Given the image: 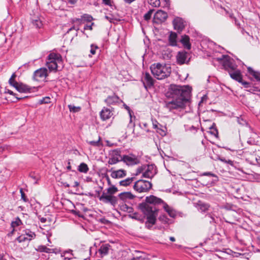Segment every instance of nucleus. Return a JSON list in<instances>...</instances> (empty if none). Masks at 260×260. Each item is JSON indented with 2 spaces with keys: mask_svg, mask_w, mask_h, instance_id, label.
<instances>
[{
  "mask_svg": "<svg viewBox=\"0 0 260 260\" xmlns=\"http://www.w3.org/2000/svg\"><path fill=\"white\" fill-rule=\"evenodd\" d=\"M160 207H162L171 217L175 218L177 216L176 211L173 208L161 199L153 195L146 197L145 202L139 204L138 208L146 216L145 226L148 229L155 224Z\"/></svg>",
  "mask_w": 260,
  "mask_h": 260,
  "instance_id": "1",
  "label": "nucleus"
},
{
  "mask_svg": "<svg viewBox=\"0 0 260 260\" xmlns=\"http://www.w3.org/2000/svg\"><path fill=\"white\" fill-rule=\"evenodd\" d=\"M191 90V88L189 86L170 85L166 96L172 100L165 101L164 107L170 112L184 109L190 103Z\"/></svg>",
  "mask_w": 260,
  "mask_h": 260,
  "instance_id": "2",
  "label": "nucleus"
},
{
  "mask_svg": "<svg viewBox=\"0 0 260 260\" xmlns=\"http://www.w3.org/2000/svg\"><path fill=\"white\" fill-rule=\"evenodd\" d=\"M151 72L155 78L158 80H162L170 76L171 73V68L170 65L155 63L150 67Z\"/></svg>",
  "mask_w": 260,
  "mask_h": 260,
  "instance_id": "3",
  "label": "nucleus"
},
{
  "mask_svg": "<svg viewBox=\"0 0 260 260\" xmlns=\"http://www.w3.org/2000/svg\"><path fill=\"white\" fill-rule=\"evenodd\" d=\"M62 63V57L60 54L51 53L47 57L46 65L50 71L56 72L58 63Z\"/></svg>",
  "mask_w": 260,
  "mask_h": 260,
  "instance_id": "4",
  "label": "nucleus"
},
{
  "mask_svg": "<svg viewBox=\"0 0 260 260\" xmlns=\"http://www.w3.org/2000/svg\"><path fill=\"white\" fill-rule=\"evenodd\" d=\"M152 185L150 182L140 179L135 182L133 188L138 192H145L148 191L152 187Z\"/></svg>",
  "mask_w": 260,
  "mask_h": 260,
  "instance_id": "5",
  "label": "nucleus"
},
{
  "mask_svg": "<svg viewBox=\"0 0 260 260\" xmlns=\"http://www.w3.org/2000/svg\"><path fill=\"white\" fill-rule=\"evenodd\" d=\"M99 200L106 204H110L115 206L118 202V199L116 197L106 193L103 191L102 194L99 197Z\"/></svg>",
  "mask_w": 260,
  "mask_h": 260,
  "instance_id": "6",
  "label": "nucleus"
},
{
  "mask_svg": "<svg viewBox=\"0 0 260 260\" xmlns=\"http://www.w3.org/2000/svg\"><path fill=\"white\" fill-rule=\"evenodd\" d=\"M189 54L185 51H179L176 55L177 63L179 65L188 63L189 58Z\"/></svg>",
  "mask_w": 260,
  "mask_h": 260,
  "instance_id": "7",
  "label": "nucleus"
},
{
  "mask_svg": "<svg viewBox=\"0 0 260 260\" xmlns=\"http://www.w3.org/2000/svg\"><path fill=\"white\" fill-rule=\"evenodd\" d=\"M121 151L119 149L113 150L110 153L111 157L109 159L108 163L109 165H114L119 162L121 159H119V157L121 158L122 156L120 155Z\"/></svg>",
  "mask_w": 260,
  "mask_h": 260,
  "instance_id": "8",
  "label": "nucleus"
},
{
  "mask_svg": "<svg viewBox=\"0 0 260 260\" xmlns=\"http://www.w3.org/2000/svg\"><path fill=\"white\" fill-rule=\"evenodd\" d=\"M121 160L126 164L127 165H134L139 163V160L134 155H124L121 157Z\"/></svg>",
  "mask_w": 260,
  "mask_h": 260,
  "instance_id": "9",
  "label": "nucleus"
},
{
  "mask_svg": "<svg viewBox=\"0 0 260 260\" xmlns=\"http://www.w3.org/2000/svg\"><path fill=\"white\" fill-rule=\"evenodd\" d=\"M168 18V14L162 10H158L154 14L153 22L159 24L166 21Z\"/></svg>",
  "mask_w": 260,
  "mask_h": 260,
  "instance_id": "10",
  "label": "nucleus"
},
{
  "mask_svg": "<svg viewBox=\"0 0 260 260\" xmlns=\"http://www.w3.org/2000/svg\"><path fill=\"white\" fill-rule=\"evenodd\" d=\"M143 85L146 89L150 88L154 85V80L149 73L146 72L141 79Z\"/></svg>",
  "mask_w": 260,
  "mask_h": 260,
  "instance_id": "11",
  "label": "nucleus"
},
{
  "mask_svg": "<svg viewBox=\"0 0 260 260\" xmlns=\"http://www.w3.org/2000/svg\"><path fill=\"white\" fill-rule=\"evenodd\" d=\"M173 24L175 30L181 32L185 28L186 23L182 18L177 17L173 21Z\"/></svg>",
  "mask_w": 260,
  "mask_h": 260,
  "instance_id": "12",
  "label": "nucleus"
},
{
  "mask_svg": "<svg viewBox=\"0 0 260 260\" xmlns=\"http://www.w3.org/2000/svg\"><path fill=\"white\" fill-rule=\"evenodd\" d=\"M47 76V69L42 68L34 72L32 78L34 80L39 81L43 79H45Z\"/></svg>",
  "mask_w": 260,
  "mask_h": 260,
  "instance_id": "13",
  "label": "nucleus"
},
{
  "mask_svg": "<svg viewBox=\"0 0 260 260\" xmlns=\"http://www.w3.org/2000/svg\"><path fill=\"white\" fill-rule=\"evenodd\" d=\"M156 167L153 165L147 166V169L143 173L142 176L145 178H152L156 174Z\"/></svg>",
  "mask_w": 260,
  "mask_h": 260,
  "instance_id": "14",
  "label": "nucleus"
},
{
  "mask_svg": "<svg viewBox=\"0 0 260 260\" xmlns=\"http://www.w3.org/2000/svg\"><path fill=\"white\" fill-rule=\"evenodd\" d=\"M113 115L111 110L106 107H104L100 112V117L102 120L109 119Z\"/></svg>",
  "mask_w": 260,
  "mask_h": 260,
  "instance_id": "15",
  "label": "nucleus"
},
{
  "mask_svg": "<svg viewBox=\"0 0 260 260\" xmlns=\"http://www.w3.org/2000/svg\"><path fill=\"white\" fill-rule=\"evenodd\" d=\"M224 69L228 71H234L237 69V65L234 63V61L231 59L225 60L223 64Z\"/></svg>",
  "mask_w": 260,
  "mask_h": 260,
  "instance_id": "16",
  "label": "nucleus"
},
{
  "mask_svg": "<svg viewBox=\"0 0 260 260\" xmlns=\"http://www.w3.org/2000/svg\"><path fill=\"white\" fill-rule=\"evenodd\" d=\"M229 74L232 79L239 82H242V76L240 70L236 69L234 71H229Z\"/></svg>",
  "mask_w": 260,
  "mask_h": 260,
  "instance_id": "17",
  "label": "nucleus"
},
{
  "mask_svg": "<svg viewBox=\"0 0 260 260\" xmlns=\"http://www.w3.org/2000/svg\"><path fill=\"white\" fill-rule=\"evenodd\" d=\"M15 89L19 92L27 93L30 92L31 88L22 83H18L15 87Z\"/></svg>",
  "mask_w": 260,
  "mask_h": 260,
  "instance_id": "18",
  "label": "nucleus"
},
{
  "mask_svg": "<svg viewBox=\"0 0 260 260\" xmlns=\"http://www.w3.org/2000/svg\"><path fill=\"white\" fill-rule=\"evenodd\" d=\"M120 101V100L118 96L115 94H113L112 95L108 96L107 98L105 100V102L107 105H115L118 103Z\"/></svg>",
  "mask_w": 260,
  "mask_h": 260,
  "instance_id": "19",
  "label": "nucleus"
},
{
  "mask_svg": "<svg viewBox=\"0 0 260 260\" xmlns=\"http://www.w3.org/2000/svg\"><path fill=\"white\" fill-rule=\"evenodd\" d=\"M126 175V171L122 169H120L117 171H114L111 174V176L113 178H121L125 177Z\"/></svg>",
  "mask_w": 260,
  "mask_h": 260,
  "instance_id": "20",
  "label": "nucleus"
},
{
  "mask_svg": "<svg viewBox=\"0 0 260 260\" xmlns=\"http://www.w3.org/2000/svg\"><path fill=\"white\" fill-rule=\"evenodd\" d=\"M119 199L122 201L126 202L127 200L133 199L135 196L131 192H121L118 195Z\"/></svg>",
  "mask_w": 260,
  "mask_h": 260,
  "instance_id": "21",
  "label": "nucleus"
},
{
  "mask_svg": "<svg viewBox=\"0 0 260 260\" xmlns=\"http://www.w3.org/2000/svg\"><path fill=\"white\" fill-rule=\"evenodd\" d=\"M189 40V37L185 35L182 36L181 39L180 40V42L184 47L188 50H189L191 48V44Z\"/></svg>",
  "mask_w": 260,
  "mask_h": 260,
  "instance_id": "22",
  "label": "nucleus"
},
{
  "mask_svg": "<svg viewBox=\"0 0 260 260\" xmlns=\"http://www.w3.org/2000/svg\"><path fill=\"white\" fill-rule=\"evenodd\" d=\"M110 247L109 244H103L101 246L99 251L102 256L106 255L108 253Z\"/></svg>",
  "mask_w": 260,
  "mask_h": 260,
  "instance_id": "23",
  "label": "nucleus"
},
{
  "mask_svg": "<svg viewBox=\"0 0 260 260\" xmlns=\"http://www.w3.org/2000/svg\"><path fill=\"white\" fill-rule=\"evenodd\" d=\"M177 37L176 33L171 32L169 37V42L170 45L175 46L177 45Z\"/></svg>",
  "mask_w": 260,
  "mask_h": 260,
  "instance_id": "24",
  "label": "nucleus"
},
{
  "mask_svg": "<svg viewBox=\"0 0 260 260\" xmlns=\"http://www.w3.org/2000/svg\"><path fill=\"white\" fill-rule=\"evenodd\" d=\"M248 73L252 75L257 81H260V73L258 72L255 71L251 67L247 68Z\"/></svg>",
  "mask_w": 260,
  "mask_h": 260,
  "instance_id": "25",
  "label": "nucleus"
},
{
  "mask_svg": "<svg viewBox=\"0 0 260 260\" xmlns=\"http://www.w3.org/2000/svg\"><path fill=\"white\" fill-rule=\"evenodd\" d=\"M61 256L63 257L64 259H72L73 258V254L72 253V250H69L64 251L61 254Z\"/></svg>",
  "mask_w": 260,
  "mask_h": 260,
  "instance_id": "26",
  "label": "nucleus"
},
{
  "mask_svg": "<svg viewBox=\"0 0 260 260\" xmlns=\"http://www.w3.org/2000/svg\"><path fill=\"white\" fill-rule=\"evenodd\" d=\"M135 179V177H131V178H127L125 179V180L120 181L119 182V184L121 186H127L129 185Z\"/></svg>",
  "mask_w": 260,
  "mask_h": 260,
  "instance_id": "27",
  "label": "nucleus"
},
{
  "mask_svg": "<svg viewBox=\"0 0 260 260\" xmlns=\"http://www.w3.org/2000/svg\"><path fill=\"white\" fill-rule=\"evenodd\" d=\"M198 207H199V210L201 212H206V211H207L208 210L210 206L209 204H208L207 203L199 202L198 203Z\"/></svg>",
  "mask_w": 260,
  "mask_h": 260,
  "instance_id": "28",
  "label": "nucleus"
},
{
  "mask_svg": "<svg viewBox=\"0 0 260 260\" xmlns=\"http://www.w3.org/2000/svg\"><path fill=\"white\" fill-rule=\"evenodd\" d=\"M32 23L37 28H40L43 26L42 21L39 17H37L35 19H32Z\"/></svg>",
  "mask_w": 260,
  "mask_h": 260,
  "instance_id": "29",
  "label": "nucleus"
},
{
  "mask_svg": "<svg viewBox=\"0 0 260 260\" xmlns=\"http://www.w3.org/2000/svg\"><path fill=\"white\" fill-rule=\"evenodd\" d=\"M78 170L80 172L86 173L88 172L89 168L86 164L82 162L79 166Z\"/></svg>",
  "mask_w": 260,
  "mask_h": 260,
  "instance_id": "30",
  "label": "nucleus"
},
{
  "mask_svg": "<svg viewBox=\"0 0 260 260\" xmlns=\"http://www.w3.org/2000/svg\"><path fill=\"white\" fill-rule=\"evenodd\" d=\"M118 191V189L114 185H111L110 187L107 189V192L106 193L108 194H111V196H113L115 193Z\"/></svg>",
  "mask_w": 260,
  "mask_h": 260,
  "instance_id": "31",
  "label": "nucleus"
},
{
  "mask_svg": "<svg viewBox=\"0 0 260 260\" xmlns=\"http://www.w3.org/2000/svg\"><path fill=\"white\" fill-rule=\"evenodd\" d=\"M252 157H253V159L250 160V164L253 165H260V156L253 154Z\"/></svg>",
  "mask_w": 260,
  "mask_h": 260,
  "instance_id": "32",
  "label": "nucleus"
},
{
  "mask_svg": "<svg viewBox=\"0 0 260 260\" xmlns=\"http://www.w3.org/2000/svg\"><path fill=\"white\" fill-rule=\"evenodd\" d=\"M25 235L28 237V241H30L36 237V234L34 232L30 231L29 230H26L24 231Z\"/></svg>",
  "mask_w": 260,
  "mask_h": 260,
  "instance_id": "33",
  "label": "nucleus"
},
{
  "mask_svg": "<svg viewBox=\"0 0 260 260\" xmlns=\"http://www.w3.org/2000/svg\"><path fill=\"white\" fill-rule=\"evenodd\" d=\"M68 108L71 112L76 113L79 112L81 110L80 106H75L73 105H69Z\"/></svg>",
  "mask_w": 260,
  "mask_h": 260,
  "instance_id": "34",
  "label": "nucleus"
},
{
  "mask_svg": "<svg viewBox=\"0 0 260 260\" xmlns=\"http://www.w3.org/2000/svg\"><path fill=\"white\" fill-rule=\"evenodd\" d=\"M4 93H9L10 95H13L14 96H15V99H16V102L24 99V98H18V97L16 96V95H17L16 93L13 92L12 91L7 88L6 87L5 89ZM27 96H25V97H24V98H25Z\"/></svg>",
  "mask_w": 260,
  "mask_h": 260,
  "instance_id": "35",
  "label": "nucleus"
},
{
  "mask_svg": "<svg viewBox=\"0 0 260 260\" xmlns=\"http://www.w3.org/2000/svg\"><path fill=\"white\" fill-rule=\"evenodd\" d=\"M129 216L133 219H135L142 222L144 220V217L138 213H134L132 215H129Z\"/></svg>",
  "mask_w": 260,
  "mask_h": 260,
  "instance_id": "36",
  "label": "nucleus"
},
{
  "mask_svg": "<svg viewBox=\"0 0 260 260\" xmlns=\"http://www.w3.org/2000/svg\"><path fill=\"white\" fill-rule=\"evenodd\" d=\"M209 133L215 136V137H217V135H218V131H217V129L216 127V126H215V123H213V124L212 125V126H211L210 127V131H209Z\"/></svg>",
  "mask_w": 260,
  "mask_h": 260,
  "instance_id": "37",
  "label": "nucleus"
},
{
  "mask_svg": "<svg viewBox=\"0 0 260 260\" xmlns=\"http://www.w3.org/2000/svg\"><path fill=\"white\" fill-rule=\"evenodd\" d=\"M37 250L40 252H44L46 253H50L52 250L51 249L47 247L46 246L43 245L39 246Z\"/></svg>",
  "mask_w": 260,
  "mask_h": 260,
  "instance_id": "38",
  "label": "nucleus"
},
{
  "mask_svg": "<svg viewBox=\"0 0 260 260\" xmlns=\"http://www.w3.org/2000/svg\"><path fill=\"white\" fill-rule=\"evenodd\" d=\"M87 143L93 146H97L99 147L102 145L101 143V137H99L98 140L97 141H87Z\"/></svg>",
  "mask_w": 260,
  "mask_h": 260,
  "instance_id": "39",
  "label": "nucleus"
},
{
  "mask_svg": "<svg viewBox=\"0 0 260 260\" xmlns=\"http://www.w3.org/2000/svg\"><path fill=\"white\" fill-rule=\"evenodd\" d=\"M22 224V221L19 217H17L15 221L11 222V226L13 228Z\"/></svg>",
  "mask_w": 260,
  "mask_h": 260,
  "instance_id": "40",
  "label": "nucleus"
},
{
  "mask_svg": "<svg viewBox=\"0 0 260 260\" xmlns=\"http://www.w3.org/2000/svg\"><path fill=\"white\" fill-rule=\"evenodd\" d=\"M158 219L164 223H168L170 220V219L167 217L166 215H160Z\"/></svg>",
  "mask_w": 260,
  "mask_h": 260,
  "instance_id": "41",
  "label": "nucleus"
},
{
  "mask_svg": "<svg viewBox=\"0 0 260 260\" xmlns=\"http://www.w3.org/2000/svg\"><path fill=\"white\" fill-rule=\"evenodd\" d=\"M16 240H17V241H18V242L21 243L23 242H25L27 240L28 241V238L27 237H26L25 235V234H23V235H21L19 236L18 237H17Z\"/></svg>",
  "mask_w": 260,
  "mask_h": 260,
  "instance_id": "42",
  "label": "nucleus"
},
{
  "mask_svg": "<svg viewBox=\"0 0 260 260\" xmlns=\"http://www.w3.org/2000/svg\"><path fill=\"white\" fill-rule=\"evenodd\" d=\"M149 3L154 7H157L160 5L159 0H148Z\"/></svg>",
  "mask_w": 260,
  "mask_h": 260,
  "instance_id": "43",
  "label": "nucleus"
},
{
  "mask_svg": "<svg viewBox=\"0 0 260 260\" xmlns=\"http://www.w3.org/2000/svg\"><path fill=\"white\" fill-rule=\"evenodd\" d=\"M153 11V10H150L147 13L144 15V18L145 20L148 21L150 19Z\"/></svg>",
  "mask_w": 260,
  "mask_h": 260,
  "instance_id": "44",
  "label": "nucleus"
},
{
  "mask_svg": "<svg viewBox=\"0 0 260 260\" xmlns=\"http://www.w3.org/2000/svg\"><path fill=\"white\" fill-rule=\"evenodd\" d=\"M20 192L21 193V199L25 202H28V199L27 198V197H26L25 196V193L24 192V191H23V189L22 188H21L20 189Z\"/></svg>",
  "mask_w": 260,
  "mask_h": 260,
  "instance_id": "45",
  "label": "nucleus"
},
{
  "mask_svg": "<svg viewBox=\"0 0 260 260\" xmlns=\"http://www.w3.org/2000/svg\"><path fill=\"white\" fill-rule=\"evenodd\" d=\"M121 208L122 210H123L124 211H126L127 212H128L129 213L131 212L132 211V209H133L132 207H128L126 204L122 205L121 206Z\"/></svg>",
  "mask_w": 260,
  "mask_h": 260,
  "instance_id": "46",
  "label": "nucleus"
},
{
  "mask_svg": "<svg viewBox=\"0 0 260 260\" xmlns=\"http://www.w3.org/2000/svg\"><path fill=\"white\" fill-rule=\"evenodd\" d=\"M132 260H149L145 255H143L139 256L134 257Z\"/></svg>",
  "mask_w": 260,
  "mask_h": 260,
  "instance_id": "47",
  "label": "nucleus"
},
{
  "mask_svg": "<svg viewBox=\"0 0 260 260\" xmlns=\"http://www.w3.org/2000/svg\"><path fill=\"white\" fill-rule=\"evenodd\" d=\"M29 177L35 181V183H37L39 177L35 173H30Z\"/></svg>",
  "mask_w": 260,
  "mask_h": 260,
  "instance_id": "48",
  "label": "nucleus"
},
{
  "mask_svg": "<svg viewBox=\"0 0 260 260\" xmlns=\"http://www.w3.org/2000/svg\"><path fill=\"white\" fill-rule=\"evenodd\" d=\"M50 102V99L49 97H45L40 101V104H48Z\"/></svg>",
  "mask_w": 260,
  "mask_h": 260,
  "instance_id": "49",
  "label": "nucleus"
},
{
  "mask_svg": "<svg viewBox=\"0 0 260 260\" xmlns=\"http://www.w3.org/2000/svg\"><path fill=\"white\" fill-rule=\"evenodd\" d=\"M90 47H91V49L90 51V53L93 55L95 54L96 49H98V47L96 45H95L94 44H91Z\"/></svg>",
  "mask_w": 260,
  "mask_h": 260,
  "instance_id": "50",
  "label": "nucleus"
},
{
  "mask_svg": "<svg viewBox=\"0 0 260 260\" xmlns=\"http://www.w3.org/2000/svg\"><path fill=\"white\" fill-rule=\"evenodd\" d=\"M8 82L11 86L14 87V88H15V87L18 83V82L15 81V79H12L11 82L10 79H9Z\"/></svg>",
  "mask_w": 260,
  "mask_h": 260,
  "instance_id": "51",
  "label": "nucleus"
},
{
  "mask_svg": "<svg viewBox=\"0 0 260 260\" xmlns=\"http://www.w3.org/2000/svg\"><path fill=\"white\" fill-rule=\"evenodd\" d=\"M240 83H241L245 88L250 87V83L248 82L243 81L242 79V82H240Z\"/></svg>",
  "mask_w": 260,
  "mask_h": 260,
  "instance_id": "52",
  "label": "nucleus"
},
{
  "mask_svg": "<svg viewBox=\"0 0 260 260\" xmlns=\"http://www.w3.org/2000/svg\"><path fill=\"white\" fill-rule=\"evenodd\" d=\"M83 18L85 20L88 22H90L93 19L92 16L89 15H84Z\"/></svg>",
  "mask_w": 260,
  "mask_h": 260,
  "instance_id": "53",
  "label": "nucleus"
},
{
  "mask_svg": "<svg viewBox=\"0 0 260 260\" xmlns=\"http://www.w3.org/2000/svg\"><path fill=\"white\" fill-rule=\"evenodd\" d=\"M203 176H211V177H217V176L212 173V172H205L203 174Z\"/></svg>",
  "mask_w": 260,
  "mask_h": 260,
  "instance_id": "54",
  "label": "nucleus"
},
{
  "mask_svg": "<svg viewBox=\"0 0 260 260\" xmlns=\"http://www.w3.org/2000/svg\"><path fill=\"white\" fill-rule=\"evenodd\" d=\"M94 24V23H92L90 25L86 24L84 26V29H89L92 30V25Z\"/></svg>",
  "mask_w": 260,
  "mask_h": 260,
  "instance_id": "55",
  "label": "nucleus"
},
{
  "mask_svg": "<svg viewBox=\"0 0 260 260\" xmlns=\"http://www.w3.org/2000/svg\"><path fill=\"white\" fill-rule=\"evenodd\" d=\"M67 3L74 5L75 4L78 0H64Z\"/></svg>",
  "mask_w": 260,
  "mask_h": 260,
  "instance_id": "56",
  "label": "nucleus"
},
{
  "mask_svg": "<svg viewBox=\"0 0 260 260\" xmlns=\"http://www.w3.org/2000/svg\"><path fill=\"white\" fill-rule=\"evenodd\" d=\"M248 91L250 92H253L254 91H260V90H258L257 87H253L250 88Z\"/></svg>",
  "mask_w": 260,
  "mask_h": 260,
  "instance_id": "57",
  "label": "nucleus"
},
{
  "mask_svg": "<svg viewBox=\"0 0 260 260\" xmlns=\"http://www.w3.org/2000/svg\"><path fill=\"white\" fill-rule=\"evenodd\" d=\"M103 3L106 5L111 6V0H103Z\"/></svg>",
  "mask_w": 260,
  "mask_h": 260,
  "instance_id": "58",
  "label": "nucleus"
},
{
  "mask_svg": "<svg viewBox=\"0 0 260 260\" xmlns=\"http://www.w3.org/2000/svg\"><path fill=\"white\" fill-rule=\"evenodd\" d=\"M105 177L107 181L108 185H110V186L112 185L111 184V180H110V179L109 176L107 174H106Z\"/></svg>",
  "mask_w": 260,
  "mask_h": 260,
  "instance_id": "59",
  "label": "nucleus"
},
{
  "mask_svg": "<svg viewBox=\"0 0 260 260\" xmlns=\"http://www.w3.org/2000/svg\"><path fill=\"white\" fill-rule=\"evenodd\" d=\"M234 21H235V24L240 27V23L238 22V21L237 20V18L236 17H234Z\"/></svg>",
  "mask_w": 260,
  "mask_h": 260,
  "instance_id": "60",
  "label": "nucleus"
},
{
  "mask_svg": "<svg viewBox=\"0 0 260 260\" xmlns=\"http://www.w3.org/2000/svg\"><path fill=\"white\" fill-rule=\"evenodd\" d=\"M252 154H251V155H250V156L249 157H247V158H246V161H247V162H248L249 163H250V160H251L253 159V157H252Z\"/></svg>",
  "mask_w": 260,
  "mask_h": 260,
  "instance_id": "61",
  "label": "nucleus"
},
{
  "mask_svg": "<svg viewBox=\"0 0 260 260\" xmlns=\"http://www.w3.org/2000/svg\"><path fill=\"white\" fill-rule=\"evenodd\" d=\"M16 77V75L15 74V73H14L12 75H11V77H10V82H11V81L12 79H15Z\"/></svg>",
  "mask_w": 260,
  "mask_h": 260,
  "instance_id": "62",
  "label": "nucleus"
},
{
  "mask_svg": "<svg viewBox=\"0 0 260 260\" xmlns=\"http://www.w3.org/2000/svg\"><path fill=\"white\" fill-rule=\"evenodd\" d=\"M73 29H76V31H77L78 30H79V28H76L75 26H73L68 30V32H69Z\"/></svg>",
  "mask_w": 260,
  "mask_h": 260,
  "instance_id": "63",
  "label": "nucleus"
},
{
  "mask_svg": "<svg viewBox=\"0 0 260 260\" xmlns=\"http://www.w3.org/2000/svg\"><path fill=\"white\" fill-rule=\"evenodd\" d=\"M226 164H228L231 166H233V161L230 159H229V160H226Z\"/></svg>",
  "mask_w": 260,
  "mask_h": 260,
  "instance_id": "64",
  "label": "nucleus"
}]
</instances>
